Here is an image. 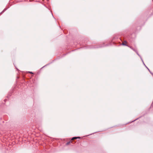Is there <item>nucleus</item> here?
Listing matches in <instances>:
<instances>
[{
    "mask_svg": "<svg viewBox=\"0 0 153 153\" xmlns=\"http://www.w3.org/2000/svg\"><path fill=\"white\" fill-rule=\"evenodd\" d=\"M29 73H30V74H33V73L32 72H30V71H29L28 72Z\"/></svg>",
    "mask_w": 153,
    "mask_h": 153,
    "instance_id": "423d86ee",
    "label": "nucleus"
},
{
    "mask_svg": "<svg viewBox=\"0 0 153 153\" xmlns=\"http://www.w3.org/2000/svg\"><path fill=\"white\" fill-rule=\"evenodd\" d=\"M130 48L131 49H132L133 51H135V52H136V53H137V54L140 57V58H141V59L142 60V61H143V60H142V59L141 57L140 56V55L138 53V52H137V51H136L134 49H133V48H132L131 47H130Z\"/></svg>",
    "mask_w": 153,
    "mask_h": 153,
    "instance_id": "f257e3e1",
    "label": "nucleus"
},
{
    "mask_svg": "<svg viewBox=\"0 0 153 153\" xmlns=\"http://www.w3.org/2000/svg\"><path fill=\"white\" fill-rule=\"evenodd\" d=\"M76 139V137H73L72 139V140H73L74 139Z\"/></svg>",
    "mask_w": 153,
    "mask_h": 153,
    "instance_id": "7ed1b4c3",
    "label": "nucleus"
},
{
    "mask_svg": "<svg viewBox=\"0 0 153 153\" xmlns=\"http://www.w3.org/2000/svg\"><path fill=\"white\" fill-rule=\"evenodd\" d=\"M6 100V99H5V100H4V101H5V100Z\"/></svg>",
    "mask_w": 153,
    "mask_h": 153,
    "instance_id": "6e6552de",
    "label": "nucleus"
},
{
    "mask_svg": "<svg viewBox=\"0 0 153 153\" xmlns=\"http://www.w3.org/2000/svg\"><path fill=\"white\" fill-rule=\"evenodd\" d=\"M76 139H77V138H80V137H76Z\"/></svg>",
    "mask_w": 153,
    "mask_h": 153,
    "instance_id": "0eeeda50",
    "label": "nucleus"
},
{
    "mask_svg": "<svg viewBox=\"0 0 153 153\" xmlns=\"http://www.w3.org/2000/svg\"><path fill=\"white\" fill-rule=\"evenodd\" d=\"M126 43H127L126 42L124 41L122 43V45H124L127 46V45H126Z\"/></svg>",
    "mask_w": 153,
    "mask_h": 153,
    "instance_id": "f03ea898",
    "label": "nucleus"
},
{
    "mask_svg": "<svg viewBox=\"0 0 153 153\" xmlns=\"http://www.w3.org/2000/svg\"><path fill=\"white\" fill-rule=\"evenodd\" d=\"M133 120V121H132V122H133V121H134L135 120Z\"/></svg>",
    "mask_w": 153,
    "mask_h": 153,
    "instance_id": "1a4fd4ad",
    "label": "nucleus"
},
{
    "mask_svg": "<svg viewBox=\"0 0 153 153\" xmlns=\"http://www.w3.org/2000/svg\"><path fill=\"white\" fill-rule=\"evenodd\" d=\"M146 67V68H147V69H148L149 71L150 72V73L151 74H152V73L148 69V68H147V67Z\"/></svg>",
    "mask_w": 153,
    "mask_h": 153,
    "instance_id": "39448f33",
    "label": "nucleus"
},
{
    "mask_svg": "<svg viewBox=\"0 0 153 153\" xmlns=\"http://www.w3.org/2000/svg\"><path fill=\"white\" fill-rule=\"evenodd\" d=\"M6 9H4L0 13V14H1L2 13L4 12L6 10Z\"/></svg>",
    "mask_w": 153,
    "mask_h": 153,
    "instance_id": "20e7f679",
    "label": "nucleus"
},
{
    "mask_svg": "<svg viewBox=\"0 0 153 153\" xmlns=\"http://www.w3.org/2000/svg\"><path fill=\"white\" fill-rule=\"evenodd\" d=\"M67 143V144H69V143Z\"/></svg>",
    "mask_w": 153,
    "mask_h": 153,
    "instance_id": "9d476101",
    "label": "nucleus"
}]
</instances>
